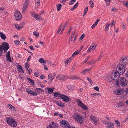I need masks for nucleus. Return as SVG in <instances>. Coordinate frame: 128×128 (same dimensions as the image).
Here are the masks:
<instances>
[{
	"mask_svg": "<svg viewBox=\"0 0 128 128\" xmlns=\"http://www.w3.org/2000/svg\"><path fill=\"white\" fill-rule=\"evenodd\" d=\"M72 30V28H70L69 30L68 31V33H67L68 35H69L70 34V32H71Z\"/></svg>",
	"mask_w": 128,
	"mask_h": 128,
	"instance_id": "4d7b16f0",
	"label": "nucleus"
},
{
	"mask_svg": "<svg viewBox=\"0 0 128 128\" xmlns=\"http://www.w3.org/2000/svg\"><path fill=\"white\" fill-rule=\"evenodd\" d=\"M60 125H62V126H64V127H67V128L68 127H70V126H69V124L67 121L65 120L62 121L60 122Z\"/></svg>",
	"mask_w": 128,
	"mask_h": 128,
	"instance_id": "2eb2a0df",
	"label": "nucleus"
},
{
	"mask_svg": "<svg viewBox=\"0 0 128 128\" xmlns=\"http://www.w3.org/2000/svg\"><path fill=\"white\" fill-rule=\"evenodd\" d=\"M15 27L16 28L17 30H19L20 29V28L19 26V25L18 24H16L15 25Z\"/></svg>",
	"mask_w": 128,
	"mask_h": 128,
	"instance_id": "864d4df0",
	"label": "nucleus"
},
{
	"mask_svg": "<svg viewBox=\"0 0 128 128\" xmlns=\"http://www.w3.org/2000/svg\"><path fill=\"white\" fill-rule=\"evenodd\" d=\"M97 62L96 61H92L88 62V64L89 65L93 64H94L96 63Z\"/></svg>",
	"mask_w": 128,
	"mask_h": 128,
	"instance_id": "ea45409f",
	"label": "nucleus"
},
{
	"mask_svg": "<svg viewBox=\"0 0 128 128\" xmlns=\"http://www.w3.org/2000/svg\"><path fill=\"white\" fill-rule=\"evenodd\" d=\"M101 94L99 93H95L94 94H91V96L92 97H95L96 95L97 96H101Z\"/></svg>",
	"mask_w": 128,
	"mask_h": 128,
	"instance_id": "c9c22d12",
	"label": "nucleus"
},
{
	"mask_svg": "<svg viewBox=\"0 0 128 128\" xmlns=\"http://www.w3.org/2000/svg\"><path fill=\"white\" fill-rule=\"evenodd\" d=\"M47 88L48 89V94H52L53 93L54 88H53L52 89L50 88Z\"/></svg>",
	"mask_w": 128,
	"mask_h": 128,
	"instance_id": "c85d7f7f",
	"label": "nucleus"
},
{
	"mask_svg": "<svg viewBox=\"0 0 128 128\" xmlns=\"http://www.w3.org/2000/svg\"><path fill=\"white\" fill-rule=\"evenodd\" d=\"M93 44H92L91 45L90 48H88L87 51L88 52H90L91 50H93V48L94 47V46H92Z\"/></svg>",
	"mask_w": 128,
	"mask_h": 128,
	"instance_id": "2f4dec72",
	"label": "nucleus"
},
{
	"mask_svg": "<svg viewBox=\"0 0 128 128\" xmlns=\"http://www.w3.org/2000/svg\"><path fill=\"white\" fill-rule=\"evenodd\" d=\"M14 16L17 21L20 20L22 18V15L20 13L18 12H16L15 13Z\"/></svg>",
	"mask_w": 128,
	"mask_h": 128,
	"instance_id": "f8f14e48",
	"label": "nucleus"
},
{
	"mask_svg": "<svg viewBox=\"0 0 128 128\" xmlns=\"http://www.w3.org/2000/svg\"><path fill=\"white\" fill-rule=\"evenodd\" d=\"M115 122L116 123V124L118 127H120V122L118 120H115Z\"/></svg>",
	"mask_w": 128,
	"mask_h": 128,
	"instance_id": "49530a36",
	"label": "nucleus"
},
{
	"mask_svg": "<svg viewBox=\"0 0 128 128\" xmlns=\"http://www.w3.org/2000/svg\"><path fill=\"white\" fill-rule=\"evenodd\" d=\"M106 26L105 28V30L106 31H107V30L109 28L110 26V24H106Z\"/></svg>",
	"mask_w": 128,
	"mask_h": 128,
	"instance_id": "3c124183",
	"label": "nucleus"
},
{
	"mask_svg": "<svg viewBox=\"0 0 128 128\" xmlns=\"http://www.w3.org/2000/svg\"><path fill=\"white\" fill-rule=\"evenodd\" d=\"M92 69V68H90L89 69L86 68L82 71V73L83 74H86V73H88Z\"/></svg>",
	"mask_w": 128,
	"mask_h": 128,
	"instance_id": "aec40b11",
	"label": "nucleus"
},
{
	"mask_svg": "<svg viewBox=\"0 0 128 128\" xmlns=\"http://www.w3.org/2000/svg\"><path fill=\"white\" fill-rule=\"evenodd\" d=\"M94 89L96 91H99V88L98 86H96L94 87Z\"/></svg>",
	"mask_w": 128,
	"mask_h": 128,
	"instance_id": "052dcab7",
	"label": "nucleus"
},
{
	"mask_svg": "<svg viewBox=\"0 0 128 128\" xmlns=\"http://www.w3.org/2000/svg\"><path fill=\"white\" fill-rule=\"evenodd\" d=\"M33 34L34 35H35L36 37H38L39 36V34L38 32H36V31L34 32Z\"/></svg>",
	"mask_w": 128,
	"mask_h": 128,
	"instance_id": "c03bdc74",
	"label": "nucleus"
},
{
	"mask_svg": "<svg viewBox=\"0 0 128 128\" xmlns=\"http://www.w3.org/2000/svg\"><path fill=\"white\" fill-rule=\"evenodd\" d=\"M17 68L20 72L23 73H24V71L22 67L19 64L18 65Z\"/></svg>",
	"mask_w": 128,
	"mask_h": 128,
	"instance_id": "5701e85b",
	"label": "nucleus"
},
{
	"mask_svg": "<svg viewBox=\"0 0 128 128\" xmlns=\"http://www.w3.org/2000/svg\"><path fill=\"white\" fill-rule=\"evenodd\" d=\"M26 92L28 94L32 95L33 96H37L38 94L36 92H33V91L30 89H26Z\"/></svg>",
	"mask_w": 128,
	"mask_h": 128,
	"instance_id": "f3484780",
	"label": "nucleus"
},
{
	"mask_svg": "<svg viewBox=\"0 0 128 128\" xmlns=\"http://www.w3.org/2000/svg\"><path fill=\"white\" fill-rule=\"evenodd\" d=\"M77 101L78 104V105L82 107V108L84 110H88V107L84 104L82 102L80 101V100H78Z\"/></svg>",
	"mask_w": 128,
	"mask_h": 128,
	"instance_id": "9d476101",
	"label": "nucleus"
},
{
	"mask_svg": "<svg viewBox=\"0 0 128 128\" xmlns=\"http://www.w3.org/2000/svg\"><path fill=\"white\" fill-rule=\"evenodd\" d=\"M87 80L91 83H92V81L90 78L89 77H88Z\"/></svg>",
	"mask_w": 128,
	"mask_h": 128,
	"instance_id": "338daca9",
	"label": "nucleus"
},
{
	"mask_svg": "<svg viewBox=\"0 0 128 128\" xmlns=\"http://www.w3.org/2000/svg\"><path fill=\"white\" fill-rule=\"evenodd\" d=\"M78 2L76 4L74 5L73 7L72 8H71L70 10L71 11H73L78 6Z\"/></svg>",
	"mask_w": 128,
	"mask_h": 128,
	"instance_id": "7c9ffc66",
	"label": "nucleus"
},
{
	"mask_svg": "<svg viewBox=\"0 0 128 128\" xmlns=\"http://www.w3.org/2000/svg\"><path fill=\"white\" fill-rule=\"evenodd\" d=\"M85 36V35L84 34H82V35L80 37V38L79 39L80 40H83Z\"/></svg>",
	"mask_w": 128,
	"mask_h": 128,
	"instance_id": "680f3d73",
	"label": "nucleus"
},
{
	"mask_svg": "<svg viewBox=\"0 0 128 128\" xmlns=\"http://www.w3.org/2000/svg\"><path fill=\"white\" fill-rule=\"evenodd\" d=\"M70 79L72 80H76L78 79L81 80L78 77L75 76H71L69 78Z\"/></svg>",
	"mask_w": 128,
	"mask_h": 128,
	"instance_id": "393cba45",
	"label": "nucleus"
},
{
	"mask_svg": "<svg viewBox=\"0 0 128 128\" xmlns=\"http://www.w3.org/2000/svg\"><path fill=\"white\" fill-rule=\"evenodd\" d=\"M56 103L60 107L63 108H64L65 107V105L64 103H63L62 102H60L58 101H56Z\"/></svg>",
	"mask_w": 128,
	"mask_h": 128,
	"instance_id": "6ab92c4d",
	"label": "nucleus"
},
{
	"mask_svg": "<svg viewBox=\"0 0 128 128\" xmlns=\"http://www.w3.org/2000/svg\"><path fill=\"white\" fill-rule=\"evenodd\" d=\"M6 58L8 61H9L10 62H12L10 56L6 57Z\"/></svg>",
	"mask_w": 128,
	"mask_h": 128,
	"instance_id": "603ef678",
	"label": "nucleus"
},
{
	"mask_svg": "<svg viewBox=\"0 0 128 128\" xmlns=\"http://www.w3.org/2000/svg\"><path fill=\"white\" fill-rule=\"evenodd\" d=\"M27 80H28V82H29V83H30L33 86H34L35 85V82L34 80H32L30 78H27Z\"/></svg>",
	"mask_w": 128,
	"mask_h": 128,
	"instance_id": "cd10ccee",
	"label": "nucleus"
},
{
	"mask_svg": "<svg viewBox=\"0 0 128 128\" xmlns=\"http://www.w3.org/2000/svg\"><path fill=\"white\" fill-rule=\"evenodd\" d=\"M89 4L91 8H93L94 7V2L92 0H90L89 2Z\"/></svg>",
	"mask_w": 128,
	"mask_h": 128,
	"instance_id": "f704fd0d",
	"label": "nucleus"
},
{
	"mask_svg": "<svg viewBox=\"0 0 128 128\" xmlns=\"http://www.w3.org/2000/svg\"><path fill=\"white\" fill-rule=\"evenodd\" d=\"M47 128H58V127L57 124L53 122L50 124Z\"/></svg>",
	"mask_w": 128,
	"mask_h": 128,
	"instance_id": "a211bd4d",
	"label": "nucleus"
},
{
	"mask_svg": "<svg viewBox=\"0 0 128 128\" xmlns=\"http://www.w3.org/2000/svg\"><path fill=\"white\" fill-rule=\"evenodd\" d=\"M73 117L74 119L80 124H82L84 123V117L80 114L74 112L73 115Z\"/></svg>",
	"mask_w": 128,
	"mask_h": 128,
	"instance_id": "f03ea898",
	"label": "nucleus"
},
{
	"mask_svg": "<svg viewBox=\"0 0 128 128\" xmlns=\"http://www.w3.org/2000/svg\"><path fill=\"white\" fill-rule=\"evenodd\" d=\"M62 23L61 24L60 26L59 27L58 30V31L57 32V34H58L59 32L60 31L61 29L62 28Z\"/></svg>",
	"mask_w": 128,
	"mask_h": 128,
	"instance_id": "a19ab883",
	"label": "nucleus"
},
{
	"mask_svg": "<svg viewBox=\"0 0 128 128\" xmlns=\"http://www.w3.org/2000/svg\"><path fill=\"white\" fill-rule=\"evenodd\" d=\"M54 96L55 97H57L59 96L61 98V97H62V95L59 92H55L54 93Z\"/></svg>",
	"mask_w": 128,
	"mask_h": 128,
	"instance_id": "bb28decb",
	"label": "nucleus"
},
{
	"mask_svg": "<svg viewBox=\"0 0 128 128\" xmlns=\"http://www.w3.org/2000/svg\"><path fill=\"white\" fill-rule=\"evenodd\" d=\"M68 24V22H66L64 27H63V29H62L61 32L60 33L61 34H62L63 33V32L64 31V30L66 28V26Z\"/></svg>",
	"mask_w": 128,
	"mask_h": 128,
	"instance_id": "4c0bfd02",
	"label": "nucleus"
},
{
	"mask_svg": "<svg viewBox=\"0 0 128 128\" xmlns=\"http://www.w3.org/2000/svg\"><path fill=\"white\" fill-rule=\"evenodd\" d=\"M0 47H2V49L4 53H6L8 50L9 49V45L8 43L6 42H4L2 44V45H0Z\"/></svg>",
	"mask_w": 128,
	"mask_h": 128,
	"instance_id": "20e7f679",
	"label": "nucleus"
},
{
	"mask_svg": "<svg viewBox=\"0 0 128 128\" xmlns=\"http://www.w3.org/2000/svg\"><path fill=\"white\" fill-rule=\"evenodd\" d=\"M14 43L17 45H18L20 43V42L19 41H17L16 40H15L14 41Z\"/></svg>",
	"mask_w": 128,
	"mask_h": 128,
	"instance_id": "e2e57ef3",
	"label": "nucleus"
},
{
	"mask_svg": "<svg viewBox=\"0 0 128 128\" xmlns=\"http://www.w3.org/2000/svg\"><path fill=\"white\" fill-rule=\"evenodd\" d=\"M6 56H10V52H8L6 53Z\"/></svg>",
	"mask_w": 128,
	"mask_h": 128,
	"instance_id": "bf43d9fd",
	"label": "nucleus"
},
{
	"mask_svg": "<svg viewBox=\"0 0 128 128\" xmlns=\"http://www.w3.org/2000/svg\"><path fill=\"white\" fill-rule=\"evenodd\" d=\"M24 25L25 24L24 22H23L21 23L19 25V26L20 28V29H21L23 28Z\"/></svg>",
	"mask_w": 128,
	"mask_h": 128,
	"instance_id": "58836bf2",
	"label": "nucleus"
},
{
	"mask_svg": "<svg viewBox=\"0 0 128 128\" xmlns=\"http://www.w3.org/2000/svg\"><path fill=\"white\" fill-rule=\"evenodd\" d=\"M8 107L9 109H10L12 111L14 112L16 109L15 108L14 106L10 104H9L8 105Z\"/></svg>",
	"mask_w": 128,
	"mask_h": 128,
	"instance_id": "412c9836",
	"label": "nucleus"
},
{
	"mask_svg": "<svg viewBox=\"0 0 128 128\" xmlns=\"http://www.w3.org/2000/svg\"><path fill=\"white\" fill-rule=\"evenodd\" d=\"M29 2V0H27L24 3L22 10L23 13H24L26 11L28 6Z\"/></svg>",
	"mask_w": 128,
	"mask_h": 128,
	"instance_id": "1a4fd4ad",
	"label": "nucleus"
},
{
	"mask_svg": "<svg viewBox=\"0 0 128 128\" xmlns=\"http://www.w3.org/2000/svg\"><path fill=\"white\" fill-rule=\"evenodd\" d=\"M37 8H38L40 6V1L39 0H38L35 4Z\"/></svg>",
	"mask_w": 128,
	"mask_h": 128,
	"instance_id": "37998d69",
	"label": "nucleus"
},
{
	"mask_svg": "<svg viewBox=\"0 0 128 128\" xmlns=\"http://www.w3.org/2000/svg\"><path fill=\"white\" fill-rule=\"evenodd\" d=\"M39 62L41 63H43L44 64L46 63V61L44 60V59L43 58H41L39 59Z\"/></svg>",
	"mask_w": 128,
	"mask_h": 128,
	"instance_id": "72a5a7b5",
	"label": "nucleus"
},
{
	"mask_svg": "<svg viewBox=\"0 0 128 128\" xmlns=\"http://www.w3.org/2000/svg\"><path fill=\"white\" fill-rule=\"evenodd\" d=\"M32 16L34 17L36 20L40 21L42 18L39 16L37 14H36L34 12L32 13L31 14Z\"/></svg>",
	"mask_w": 128,
	"mask_h": 128,
	"instance_id": "dca6fc26",
	"label": "nucleus"
},
{
	"mask_svg": "<svg viewBox=\"0 0 128 128\" xmlns=\"http://www.w3.org/2000/svg\"><path fill=\"white\" fill-rule=\"evenodd\" d=\"M61 98L65 102H70L71 101V99L68 96L64 94H62Z\"/></svg>",
	"mask_w": 128,
	"mask_h": 128,
	"instance_id": "ddd939ff",
	"label": "nucleus"
},
{
	"mask_svg": "<svg viewBox=\"0 0 128 128\" xmlns=\"http://www.w3.org/2000/svg\"><path fill=\"white\" fill-rule=\"evenodd\" d=\"M81 52L80 50H79L75 52L72 54V56L74 58L78 54Z\"/></svg>",
	"mask_w": 128,
	"mask_h": 128,
	"instance_id": "4be33fe9",
	"label": "nucleus"
},
{
	"mask_svg": "<svg viewBox=\"0 0 128 128\" xmlns=\"http://www.w3.org/2000/svg\"><path fill=\"white\" fill-rule=\"evenodd\" d=\"M6 121L7 124L12 127H16L18 123L15 119L12 118L8 117L6 118Z\"/></svg>",
	"mask_w": 128,
	"mask_h": 128,
	"instance_id": "f257e3e1",
	"label": "nucleus"
},
{
	"mask_svg": "<svg viewBox=\"0 0 128 128\" xmlns=\"http://www.w3.org/2000/svg\"><path fill=\"white\" fill-rule=\"evenodd\" d=\"M68 88L69 90L72 91L73 90L74 88L73 86H71L69 85L68 86Z\"/></svg>",
	"mask_w": 128,
	"mask_h": 128,
	"instance_id": "79ce46f5",
	"label": "nucleus"
},
{
	"mask_svg": "<svg viewBox=\"0 0 128 128\" xmlns=\"http://www.w3.org/2000/svg\"><path fill=\"white\" fill-rule=\"evenodd\" d=\"M29 64L27 62L26 64L25 65V68L26 70H28L29 67Z\"/></svg>",
	"mask_w": 128,
	"mask_h": 128,
	"instance_id": "09e8293b",
	"label": "nucleus"
},
{
	"mask_svg": "<svg viewBox=\"0 0 128 128\" xmlns=\"http://www.w3.org/2000/svg\"><path fill=\"white\" fill-rule=\"evenodd\" d=\"M69 78L68 76L64 75H58L57 76L56 80L59 79L60 80H63L64 81L66 80Z\"/></svg>",
	"mask_w": 128,
	"mask_h": 128,
	"instance_id": "0eeeda50",
	"label": "nucleus"
},
{
	"mask_svg": "<svg viewBox=\"0 0 128 128\" xmlns=\"http://www.w3.org/2000/svg\"><path fill=\"white\" fill-rule=\"evenodd\" d=\"M111 76L112 78L114 80H118L120 78V75L117 72L113 73Z\"/></svg>",
	"mask_w": 128,
	"mask_h": 128,
	"instance_id": "423d86ee",
	"label": "nucleus"
},
{
	"mask_svg": "<svg viewBox=\"0 0 128 128\" xmlns=\"http://www.w3.org/2000/svg\"><path fill=\"white\" fill-rule=\"evenodd\" d=\"M116 70L118 74L120 75H122L125 73L126 69L124 66L118 64L116 67Z\"/></svg>",
	"mask_w": 128,
	"mask_h": 128,
	"instance_id": "7ed1b4c3",
	"label": "nucleus"
},
{
	"mask_svg": "<svg viewBox=\"0 0 128 128\" xmlns=\"http://www.w3.org/2000/svg\"><path fill=\"white\" fill-rule=\"evenodd\" d=\"M34 75L36 77H38L39 76L40 74L39 72H35Z\"/></svg>",
	"mask_w": 128,
	"mask_h": 128,
	"instance_id": "a18cd8bd",
	"label": "nucleus"
},
{
	"mask_svg": "<svg viewBox=\"0 0 128 128\" xmlns=\"http://www.w3.org/2000/svg\"><path fill=\"white\" fill-rule=\"evenodd\" d=\"M105 122L104 123L105 124H106L107 125L109 126H110V124H111L110 122Z\"/></svg>",
	"mask_w": 128,
	"mask_h": 128,
	"instance_id": "69168bd1",
	"label": "nucleus"
},
{
	"mask_svg": "<svg viewBox=\"0 0 128 128\" xmlns=\"http://www.w3.org/2000/svg\"><path fill=\"white\" fill-rule=\"evenodd\" d=\"M36 90H40L39 92V93H40L41 92L44 91L42 89L40 88H37Z\"/></svg>",
	"mask_w": 128,
	"mask_h": 128,
	"instance_id": "8fccbe9b",
	"label": "nucleus"
},
{
	"mask_svg": "<svg viewBox=\"0 0 128 128\" xmlns=\"http://www.w3.org/2000/svg\"><path fill=\"white\" fill-rule=\"evenodd\" d=\"M123 106V104L122 102L118 103L116 104V106L117 108L121 107Z\"/></svg>",
	"mask_w": 128,
	"mask_h": 128,
	"instance_id": "473e14b6",
	"label": "nucleus"
},
{
	"mask_svg": "<svg viewBox=\"0 0 128 128\" xmlns=\"http://www.w3.org/2000/svg\"><path fill=\"white\" fill-rule=\"evenodd\" d=\"M0 37L3 40H5L6 38V36L5 35V34L0 32Z\"/></svg>",
	"mask_w": 128,
	"mask_h": 128,
	"instance_id": "a878e982",
	"label": "nucleus"
},
{
	"mask_svg": "<svg viewBox=\"0 0 128 128\" xmlns=\"http://www.w3.org/2000/svg\"><path fill=\"white\" fill-rule=\"evenodd\" d=\"M78 2L76 4L74 5L73 7L72 8H71L70 10L71 11H73L78 6Z\"/></svg>",
	"mask_w": 128,
	"mask_h": 128,
	"instance_id": "c756f323",
	"label": "nucleus"
},
{
	"mask_svg": "<svg viewBox=\"0 0 128 128\" xmlns=\"http://www.w3.org/2000/svg\"><path fill=\"white\" fill-rule=\"evenodd\" d=\"M116 24V22L114 20L112 21V22L110 24V25L112 26V25L114 26Z\"/></svg>",
	"mask_w": 128,
	"mask_h": 128,
	"instance_id": "5fc2aeb1",
	"label": "nucleus"
},
{
	"mask_svg": "<svg viewBox=\"0 0 128 128\" xmlns=\"http://www.w3.org/2000/svg\"><path fill=\"white\" fill-rule=\"evenodd\" d=\"M88 8L87 6H86V8L84 10V12L87 13L88 11Z\"/></svg>",
	"mask_w": 128,
	"mask_h": 128,
	"instance_id": "13d9d810",
	"label": "nucleus"
},
{
	"mask_svg": "<svg viewBox=\"0 0 128 128\" xmlns=\"http://www.w3.org/2000/svg\"><path fill=\"white\" fill-rule=\"evenodd\" d=\"M125 76L126 78L128 80V71L125 74Z\"/></svg>",
	"mask_w": 128,
	"mask_h": 128,
	"instance_id": "774afa93",
	"label": "nucleus"
},
{
	"mask_svg": "<svg viewBox=\"0 0 128 128\" xmlns=\"http://www.w3.org/2000/svg\"><path fill=\"white\" fill-rule=\"evenodd\" d=\"M122 25L123 26V28L125 29L126 28V24L124 22H123L122 24Z\"/></svg>",
	"mask_w": 128,
	"mask_h": 128,
	"instance_id": "0e129e2a",
	"label": "nucleus"
},
{
	"mask_svg": "<svg viewBox=\"0 0 128 128\" xmlns=\"http://www.w3.org/2000/svg\"><path fill=\"white\" fill-rule=\"evenodd\" d=\"M120 80V85L122 86H125L127 85L128 81L124 77H121Z\"/></svg>",
	"mask_w": 128,
	"mask_h": 128,
	"instance_id": "39448f33",
	"label": "nucleus"
},
{
	"mask_svg": "<svg viewBox=\"0 0 128 128\" xmlns=\"http://www.w3.org/2000/svg\"><path fill=\"white\" fill-rule=\"evenodd\" d=\"M76 1V0H71L69 3V5H71L73 4Z\"/></svg>",
	"mask_w": 128,
	"mask_h": 128,
	"instance_id": "de8ad7c7",
	"label": "nucleus"
},
{
	"mask_svg": "<svg viewBox=\"0 0 128 128\" xmlns=\"http://www.w3.org/2000/svg\"><path fill=\"white\" fill-rule=\"evenodd\" d=\"M128 63V60L127 59L124 58L120 60V63L118 64L124 66H126Z\"/></svg>",
	"mask_w": 128,
	"mask_h": 128,
	"instance_id": "9b49d317",
	"label": "nucleus"
},
{
	"mask_svg": "<svg viewBox=\"0 0 128 128\" xmlns=\"http://www.w3.org/2000/svg\"><path fill=\"white\" fill-rule=\"evenodd\" d=\"M90 118L92 121V122L94 124H97L99 120L97 118L93 116H91L90 117Z\"/></svg>",
	"mask_w": 128,
	"mask_h": 128,
	"instance_id": "4468645a",
	"label": "nucleus"
},
{
	"mask_svg": "<svg viewBox=\"0 0 128 128\" xmlns=\"http://www.w3.org/2000/svg\"><path fill=\"white\" fill-rule=\"evenodd\" d=\"M56 6H58V8H57V10L58 11H60L61 8V7H62V5L61 4H58L56 5Z\"/></svg>",
	"mask_w": 128,
	"mask_h": 128,
	"instance_id": "e433bc0d",
	"label": "nucleus"
},
{
	"mask_svg": "<svg viewBox=\"0 0 128 128\" xmlns=\"http://www.w3.org/2000/svg\"><path fill=\"white\" fill-rule=\"evenodd\" d=\"M100 20L99 19H98L97 20L96 22L92 26V29H94L98 23L100 22Z\"/></svg>",
	"mask_w": 128,
	"mask_h": 128,
	"instance_id": "b1692460",
	"label": "nucleus"
},
{
	"mask_svg": "<svg viewBox=\"0 0 128 128\" xmlns=\"http://www.w3.org/2000/svg\"><path fill=\"white\" fill-rule=\"evenodd\" d=\"M52 75L51 74H49L48 75V78L50 81L52 78Z\"/></svg>",
	"mask_w": 128,
	"mask_h": 128,
	"instance_id": "6e6d98bb",
	"label": "nucleus"
},
{
	"mask_svg": "<svg viewBox=\"0 0 128 128\" xmlns=\"http://www.w3.org/2000/svg\"><path fill=\"white\" fill-rule=\"evenodd\" d=\"M125 90L123 89H118L116 90H114V94L118 95H120L123 94Z\"/></svg>",
	"mask_w": 128,
	"mask_h": 128,
	"instance_id": "6e6552de",
	"label": "nucleus"
}]
</instances>
